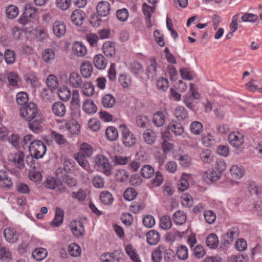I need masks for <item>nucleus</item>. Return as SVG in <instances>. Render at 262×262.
<instances>
[{"label": "nucleus", "instance_id": "obj_1", "mask_svg": "<svg viewBox=\"0 0 262 262\" xmlns=\"http://www.w3.org/2000/svg\"><path fill=\"white\" fill-rule=\"evenodd\" d=\"M28 149L31 156V157H27L26 158V161L28 164H29V160H32L33 157L36 159L42 158L47 150L45 144L42 141L38 140L31 142Z\"/></svg>", "mask_w": 262, "mask_h": 262}, {"label": "nucleus", "instance_id": "obj_2", "mask_svg": "<svg viewBox=\"0 0 262 262\" xmlns=\"http://www.w3.org/2000/svg\"><path fill=\"white\" fill-rule=\"evenodd\" d=\"M94 162L95 167L100 169L105 175L110 176L112 174V165L104 155H96L94 158Z\"/></svg>", "mask_w": 262, "mask_h": 262}, {"label": "nucleus", "instance_id": "obj_3", "mask_svg": "<svg viewBox=\"0 0 262 262\" xmlns=\"http://www.w3.org/2000/svg\"><path fill=\"white\" fill-rule=\"evenodd\" d=\"M19 111L21 116L27 121H31L38 116L37 107L36 104L32 102L21 106Z\"/></svg>", "mask_w": 262, "mask_h": 262}, {"label": "nucleus", "instance_id": "obj_4", "mask_svg": "<svg viewBox=\"0 0 262 262\" xmlns=\"http://www.w3.org/2000/svg\"><path fill=\"white\" fill-rule=\"evenodd\" d=\"M120 127L122 129L121 133L123 144L126 147H131L135 144L136 138L126 125L122 124L120 125Z\"/></svg>", "mask_w": 262, "mask_h": 262}, {"label": "nucleus", "instance_id": "obj_5", "mask_svg": "<svg viewBox=\"0 0 262 262\" xmlns=\"http://www.w3.org/2000/svg\"><path fill=\"white\" fill-rule=\"evenodd\" d=\"M239 231L238 227L235 226L232 227L225 234L222 235V244L225 246L232 244L234 239L239 236Z\"/></svg>", "mask_w": 262, "mask_h": 262}, {"label": "nucleus", "instance_id": "obj_6", "mask_svg": "<svg viewBox=\"0 0 262 262\" xmlns=\"http://www.w3.org/2000/svg\"><path fill=\"white\" fill-rule=\"evenodd\" d=\"M24 158L25 154L20 151L11 154L8 157L9 161L12 162L19 169H23L25 167Z\"/></svg>", "mask_w": 262, "mask_h": 262}, {"label": "nucleus", "instance_id": "obj_7", "mask_svg": "<svg viewBox=\"0 0 262 262\" xmlns=\"http://www.w3.org/2000/svg\"><path fill=\"white\" fill-rule=\"evenodd\" d=\"M111 5L106 1H102L98 3L96 6V12L100 16L105 17L111 12Z\"/></svg>", "mask_w": 262, "mask_h": 262}, {"label": "nucleus", "instance_id": "obj_8", "mask_svg": "<svg viewBox=\"0 0 262 262\" xmlns=\"http://www.w3.org/2000/svg\"><path fill=\"white\" fill-rule=\"evenodd\" d=\"M228 140L231 145L237 148L243 144L244 136L239 132H233L229 134Z\"/></svg>", "mask_w": 262, "mask_h": 262}, {"label": "nucleus", "instance_id": "obj_9", "mask_svg": "<svg viewBox=\"0 0 262 262\" xmlns=\"http://www.w3.org/2000/svg\"><path fill=\"white\" fill-rule=\"evenodd\" d=\"M156 5L150 6L146 3H143L142 7L143 13L145 17L147 26L150 28L152 26L151 21V13H154L156 9Z\"/></svg>", "mask_w": 262, "mask_h": 262}, {"label": "nucleus", "instance_id": "obj_10", "mask_svg": "<svg viewBox=\"0 0 262 262\" xmlns=\"http://www.w3.org/2000/svg\"><path fill=\"white\" fill-rule=\"evenodd\" d=\"M70 227L73 234L78 237L83 235L84 232L83 224L79 221H73L70 224Z\"/></svg>", "mask_w": 262, "mask_h": 262}, {"label": "nucleus", "instance_id": "obj_11", "mask_svg": "<svg viewBox=\"0 0 262 262\" xmlns=\"http://www.w3.org/2000/svg\"><path fill=\"white\" fill-rule=\"evenodd\" d=\"M53 31L57 37L63 36L66 32L65 24L62 21H55L53 24Z\"/></svg>", "mask_w": 262, "mask_h": 262}, {"label": "nucleus", "instance_id": "obj_12", "mask_svg": "<svg viewBox=\"0 0 262 262\" xmlns=\"http://www.w3.org/2000/svg\"><path fill=\"white\" fill-rule=\"evenodd\" d=\"M72 22L77 26H80L83 24V20L85 17V13L80 9L74 10L71 16Z\"/></svg>", "mask_w": 262, "mask_h": 262}, {"label": "nucleus", "instance_id": "obj_13", "mask_svg": "<svg viewBox=\"0 0 262 262\" xmlns=\"http://www.w3.org/2000/svg\"><path fill=\"white\" fill-rule=\"evenodd\" d=\"M69 81L70 85L74 88H81L83 83L81 76L75 72L70 74Z\"/></svg>", "mask_w": 262, "mask_h": 262}, {"label": "nucleus", "instance_id": "obj_14", "mask_svg": "<svg viewBox=\"0 0 262 262\" xmlns=\"http://www.w3.org/2000/svg\"><path fill=\"white\" fill-rule=\"evenodd\" d=\"M221 176L220 172H217L214 169L208 170L204 173L203 176V179L207 183L216 182L220 178Z\"/></svg>", "mask_w": 262, "mask_h": 262}, {"label": "nucleus", "instance_id": "obj_15", "mask_svg": "<svg viewBox=\"0 0 262 262\" xmlns=\"http://www.w3.org/2000/svg\"><path fill=\"white\" fill-rule=\"evenodd\" d=\"M72 51L74 55L79 57L85 56L87 53L85 46L81 41L75 42L72 46Z\"/></svg>", "mask_w": 262, "mask_h": 262}, {"label": "nucleus", "instance_id": "obj_16", "mask_svg": "<svg viewBox=\"0 0 262 262\" xmlns=\"http://www.w3.org/2000/svg\"><path fill=\"white\" fill-rule=\"evenodd\" d=\"M4 236L6 240L10 243H14L18 239V234L16 230L11 227L7 228L4 230Z\"/></svg>", "mask_w": 262, "mask_h": 262}, {"label": "nucleus", "instance_id": "obj_17", "mask_svg": "<svg viewBox=\"0 0 262 262\" xmlns=\"http://www.w3.org/2000/svg\"><path fill=\"white\" fill-rule=\"evenodd\" d=\"M53 113L57 116L63 117L66 113V106L61 102L58 101L53 104L52 106Z\"/></svg>", "mask_w": 262, "mask_h": 262}, {"label": "nucleus", "instance_id": "obj_18", "mask_svg": "<svg viewBox=\"0 0 262 262\" xmlns=\"http://www.w3.org/2000/svg\"><path fill=\"white\" fill-rule=\"evenodd\" d=\"M168 128L176 136H181L184 132V128L182 124L175 121H172L169 124Z\"/></svg>", "mask_w": 262, "mask_h": 262}, {"label": "nucleus", "instance_id": "obj_19", "mask_svg": "<svg viewBox=\"0 0 262 262\" xmlns=\"http://www.w3.org/2000/svg\"><path fill=\"white\" fill-rule=\"evenodd\" d=\"M12 186L11 179L4 170H0V187L10 189Z\"/></svg>", "mask_w": 262, "mask_h": 262}, {"label": "nucleus", "instance_id": "obj_20", "mask_svg": "<svg viewBox=\"0 0 262 262\" xmlns=\"http://www.w3.org/2000/svg\"><path fill=\"white\" fill-rule=\"evenodd\" d=\"M93 152V148L92 146L86 143H83L80 146V150L77 153L81 156L85 157H90Z\"/></svg>", "mask_w": 262, "mask_h": 262}, {"label": "nucleus", "instance_id": "obj_21", "mask_svg": "<svg viewBox=\"0 0 262 262\" xmlns=\"http://www.w3.org/2000/svg\"><path fill=\"white\" fill-rule=\"evenodd\" d=\"M83 109L88 114H94L97 112V107L93 100L88 99L85 100Z\"/></svg>", "mask_w": 262, "mask_h": 262}, {"label": "nucleus", "instance_id": "obj_22", "mask_svg": "<svg viewBox=\"0 0 262 262\" xmlns=\"http://www.w3.org/2000/svg\"><path fill=\"white\" fill-rule=\"evenodd\" d=\"M147 241L151 245H156L160 241L159 233L154 230H151L146 234Z\"/></svg>", "mask_w": 262, "mask_h": 262}, {"label": "nucleus", "instance_id": "obj_23", "mask_svg": "<svg viewBox=\"0 0 262 262\" xmlns=\"http://www.w3.org/2000/svg\"><path fill=\"white\" fill-rule=\"evenodd\" d=\"M93 71V66L90 62L84 61L80 67V72L82 75L85 78L91 76Z\"/></svg>", "mask_w": 262, "mask_h": 262}, {"label": "nucleus", "instance_id": "obj_24", "mask_svg": "<svg viewBox=\"0 0 262 262\" xmlns=\"http://www.w3.org/2000/svg\"><path fill=\"white\" fill-rule=\"evenodd\" d=\"M82 85V93L84 95L91 97L94 95L95 88L91 82H85L83 83Z\"/></svg>", "mask_w": 262, "mask_h": 262}, {"label": "nucleus", "instance_id": "obj_25", "mask_svg": "<svg viewBox=\"0 0 262 262\" xmlns=\"http://www.w3.org/2000/svg\"><path fill=\"white\" fill-rule=\"evenodd\" d=\"M94 64L98 69L103 70L106 67L107 61L102 55L98 54L94 58Z\"/></svg>", "mask_w": 262, "mask_h": 262}, {"label": "nucleus", "instance_id": "obj_26", "mask_svg": "<svg viewBox=\"0 0 262 262\" xmlns=\"http://www.w3.org/2000/svg\"><path fill=\"white\" fill-rule=\"evenodd\" d=\"M48 254L47 251L43 248L35 249L32 253L33 257L37 261H41L45 259Z\"/></svg>", "mask_w": 262, "mask_h": 262}, {"label": "nucleus", "instance_id": "obj_27", "mask_svg": "<svg viewBox=\"0 0 262 262\" xmlns=\"http://www.w3.org/2000/svg\"><path fill=\"white\" fill-rule=\"evenodd\" d=\"M103 51L106 56L113 57L115 54L114 43L111 41H106L103 45Z\"/></svg>", "mask_w": 262, "mask_h": 262}, {"label": "nucleus", "instance_id": "obj_28", "mask_svg": "<svg viewBox=\"0 0 262 262\" xmlns=\"http://www.w3.org/2000/svg\"><path fill=\"white\" fill-rule=\"evenodd\" d=\"M66 129L72 134L77 135L80 132V125L75 120H71L66 124Z\"/></svg>", "mask_w": 262, "mask_h": 262}, {"label": "nucleus", "instance_id": "obj_29", "mask_svg": "<svg viewBox=\"0 0 262 262\" xmlns=\"http://www.w3.org/2000/svg\"><path fill=\"white\" fill-rule=\"evenodd\" d=\"M143 137L147 144H152L156 140V134L152 129L148 128L143 133Z\"/></svg>", "mask_w": 262, "mask_h": 262}, {"label": "nucleus", "instance_id": "obj_30", "mask_svg": "<svg viewBox=\"0 0 262 262\" xmlns=\"http://www.w3.org/2000/svg\"><path fill=\"white\" fill-rule=\"evenodd\" d=\"M61 185V181L53 177H49L43 183L45 187L50 189H55L59 187Z\"/></svg>", "mask_w": 262, "mask_h": 262}, {"label": "nucleus", "instance_id": "obj_31", "mask_svg": "<svg viewBox=\"0 0 262 262\" xmlns=\"http://www.w3.org/2000/svg\"><path fill=\"white\" fill-rule=\"evenodd\" d=\"M63 211L60 208H56L55 215L51 225L55 227H59L63 222Z\"/></svg>", "mask_w": 262, "mask_h": 262}, {"label": "nucleus", "instance_id": "obj_32", "mask_svg": "<svg viewBox=\"0 0 262 262\" xmlns=\"http://www.w3.org/2000/svg\"><path fill=\"white\" fill-rule=\"evenodd\" d=\"M167 248L163 245H160L155 250L152 252L151 258L155 260H161L162 255H164L166 251Z\"/></svg>", "mask_w": 262, "mask_h": 262}, {"label": "nucleus", "instance_id": "obj_33", "mask_svg": "<svg viewBox=\"0 0 262 262\" xmlns=\"http://www.w3.org/2000/svg\"><path fill=\"white\" fill-rule=\"evenodd\" d=\"M26 16H29V18H34L37 16V9L31 4H27L25 6L24 12Z\"/></svg>", "mask_w": 262, "mask_h": 262}, {"label": "nucleus", "instance_id": "obj_34", "mask_svg": "<svg viewBox=\"0 0 262 262\" xmlns=\"http://www.w3.org/2000/svg\"><path fill=\"white\" fill-rule=\"evenodd\" d=\"M165 116L163 113L158 111L154 114L152 122L157 127L162 126L165 123Z\"/></svg>", "mask_w": 262, "mask_h": 262}, {"label": "nucleus", "instance_id": "obj_35", "mask_svg": "<svg viewBox=\"0 0 262 262\" xmlns=\"http://www.w3.org/2000/svg\"><path fill=\"white\" fill-rule=\"evenodd\" d=\"M35 118L36 119L32 122L29 121V127L33 132L38 133L41 130V123L42 122V119L39 116H38L37 117Z\"/></svg>", "mask_w": 262, "mask_h": 262}, {"label": "nucleus", "instance_id": "obj_36", "mask_svg": "<svg viewBox=\"0 0 262 262\" xmlns=\"http://www.w3.org/2000/svg\"><path fill=\"white\" fill-rule=\"evenodd\" d=\"M102 104L105 108H112L115 104V98L111 94H106L102 98Z\"/></svg>", "mask_w": 262, "mask_h": 262}, {"label": "nucleus", "instance_id": "obj_37", "mask_svg": "<svg viewBox=\"0 0 262 262\" xmlns=\"http://www.w3.org/2000/svg\"><path fill=\"white\" fill-rule=\"evenodd\" d=\"M206 245L211 249H215L219 245V239L216 234L211 233L206 238Z\"/></svg>", "mask_w": 262, "mask_h": 262}, {"label": "nucleus", "instance_id": "obj_38", "mask_svg": "<svg viewBox=\"0 0 262 262\" xmlns=\"http://www.w3.org/2000/svg\"><path fill=\"white\" fill-rule=\"evenodd\" d=\"M55 54L51 49H45L42 53V58L47 63H51L55 59Z\"/></svg>", "mask_w": 262, "mask_h": 262}, {"label": "nucleus", "instance_id": "obj_39", "mask_svg": "<svg viewBox=\"0 0 262 262\" xmlns=\"http://www.w3.org/2000/svg\"><path fill=\"white\" fill-rule=\"evenodd\" d=\"M173 221L177 225H182L186 221V215L182 211H177L173 215Z\"/></svg>", "mask_w": 262, "mask_h": 262}, {"label": "nucleus", "instance_id": "obj_40", "mask_svg": "<svg viewBox=\"0 0 262 262\" xmlns=\"http://www.w3.org/2000/svg\"><path fill=\"white\" fill-rule=\"evenodd\" d=\"M125 251L126 254L129 256L133 262H141L139 258V255L137 254L135 249H134L132 245H128L126 246Z\"/></svg>", "mask_w": 262, "mask_h": 262}, {"label": "nucleus", "instance_id": "obj_41", "mask_svg": "<svg viewBox=\"0 0 262 262\" xmlns=\"http://www.w3.org/2000/svg\"><path fill=\"white\" fill-rule=\"evenodd\" d=\"M58 95L60 99L67 101L69 100L71 97V92L68 87L64 86L59 89L58 92Z\"/></svg>", "mask_w": 262, "mask_h": 262}, {"label": "nucleus", "instance_id": "obj_42", "mask_svg": "<svg viewBox=\"0 0 262 262\" xmlns=\"http://www.w3.org/2000/svg\"><path fill=\"white\" fill-rule=\"evenodd\" d=\"M230 172L233 179H239L243 176L244 170L241 167L233 165L230 168Z\"/></svg>", "mask_w": 262, "mask_h": 262}, {"label": "nucleus", "instance_id": "obj_43", "mask_svg": "<svg viewBox=\"0 0 262 262\" xmlns=\"http://www.w3.org/2000/svg\"><path fill=\"white\" fill-rule=\"evenodd\" d=\"M106 138L110 141H115L118 137L117 129L114 126L108 127L105 130Z\"/></svg>", "mask_w": 262, "mask_h": 262}, {"label": "nucleus", "instance_id": "obj_44", "mask_svg": "<svg viewBox=\"0 0 262 262\" xmlns=\"http://www.w3.org/2000/svg\"><path fill=\"white\" fill-rule=\"evenodd\" d=\"M101 202L105 205H110L113 203V198L108 191H103L100 194Z\"/></svg>", "mask_w": 262, "mask_h": 262}, {"label": "nucleus", "instance_id": "obj_45", "mask_svg": "<svg viewBox=\"0 0 262 262\" xmlns=\"http://www.w3.org/2000/svg\"><path fill=\"white\" fill-rule=\"evenodd\" d=\"M68 249L69 254L72 256L77 257L81 254L80 247L75 243H72L69 245Z\"/></svg>", "mask_w": 262, "mask_h": 262}, {"label": "nucleus", "instance_id": "obj_46", "mask_svg": "<svg viewBox=\"0 0 262 262\" xmlns=\"http://www.w3.org/2000/svg\"><path fill=\"white\" fill-rule=\"evenodd\" d=\"M154 173V168L149 165H144L141 170V175L145 179L150 178Z\"/></svg>", "mask_w": 262, "mask_h": 262}, {"label": "nucleus", "instance_id": "obj_47", "mask_svg": "<svg viewBox=\"0 0 262 262\" xmlns=\"http://www.w3.org/2000/svg\"><path fill=\"white\" fill-rule=\"evenodd\" d=\"M18 9L14 5L9 6L6 10L7 17L10 19H14L18 14Z\"/></svg>", "mask_w": 262, "mask_h": 262}, {"label": "nucleus", "instance_id": "obj_48", "mask_svg": "<svg viewBox=\"0 0 262 262\" xmlns=\"http://www.w3.org/2000/svg\"><path fill=\"white\" fill-rule=\"evenodd\" d=\"M46 83L51 90L56 89L58 85L57 78L53 75H50L47 79Z\"/></svg>", "mask_w": 262, "mask_h": 262}, {"label": "nucleus", "instance_id": "obj_49", "mask_svg": "<svg viewBox=\"0 0 262 262\" xmlns=\"http://www.w3.org/2000/svg\"><path fill=\"white\" fill-rule=\"evenodd\" d=\"M190 130L195 135H200L203 132V127L202 123L199 121H193L190 124Z\"/></svg>", "mask_w": 262, "mask_h": 262}, {"label": "nucleus", "instance_id": "obj_50", "mask_svg": "<svg viewBox=\"0 0 262 262\" xmlns=\"http://www.w3.org/2000/svg\"><path fill=\"white\" fill-rule=\"evenodd\" d=\"M156 62L155 60L151 61V64L147 68V75L148 78L154 79L156 76Z\"/></svg>", "mask_w": 262, "mask_h": 262}, {"label": "nucleus", "instance_id": "obj_51", "mask_svg": "<svg viewBox=\"0 0 262 262\" xmlns=\"http://www.w3.org/2000/svg\"><path fill=\"white\" fill-rule=\"evenodd\" d=\"M174 116L178 120H184L188 116L187 112L183 106H178L174 111Z\"/></svg>", "mask_w": 262, "mask_h": 262}, {"label": "nucleus", "instance_id": "obj_52", "mask_svg": "<svg viewBox=\"0 0 262 262\" xmlns=\"http://www.w3.org/2000/svg\"><path fill=\"white\" fill-rule=\"evenodd\" d=\"M3 58H5L6 62L8 64H12L14 62L15 60V53L11 50H7L3 55Z\"/></svg>", "mask_w": 262, "mask_h": 262}, {"label": "nucleus", "instance_id": "obj_53", "mask_svg": "<svg viewBox=\"0 0 262 262\" xmlns=\"http://www.w3.org/2000/svg\"><path fill=\"white\" fill-rule=\"evenodd\" d=\"M102 17H103L100 16L97 13H93L90 17V23L94 27H98L102 21Z\"/></svg>", "mask_w": 262, "mask_h": 262}, {"label": "nucleus", "instance_id": "obj_54", "mask_svg": "<svg viewBox=\"0 0 262 262\" xmlns=\"http://www.w3.org/2000/svg\"><path fill=\"white\" fill-rule=\"evenodd\" d=\"M177 254L178 258L182 260H185L188 257V249L184 245H181L177 251Z\"/></svg>", "mask_w": 262, "mask_h": 262}, {"label": "nucleus", "instance_id": "obj_55", "mask_svg": "<svg viewBox=\"0 0 262 262\" xmlns=\"http://www.w3.org/2000/svg\"><path fill=\"white\" fill-rule=\"evenodd\" d=\"M79 93L78 90H73L72 93V98L71 105L74 108H78L80 107Z\"/></svg>", "mask_w": 262, "mask_h": 262}, {"label": "nucleus", "instance_id": "obj_56", "mask_svg": "<svg viewBox=\"0 0 262 262\" xmlns=\"http://www.w3.org/2000/svg\"><path fill=\"white\" fill-rule=\"evenodd\" d=\"M148 119L147 117L144 115H140L136 118V123L138 127L145 128L146 124L148 123Z\"/></svg>", "mask_w": 262, "mask_h": 262}, {"label": "nucleus", "instance_id": "obj_57", "mask_svg": "<svg viewBox=\"0 0 262 262\" xmlns=\"http://www.w3.org/2000/svg\"><path fill=\"white\" fill-rule=\"evenodd\" d=\"M204 216L206 222L209 224L213 223L216 219L215 213L211 210L205 211Z\"/></svg>", "mask_w": 262, "mask_h": 262}, {"label": "nucleus", "instance_id": "obj_58", "mask_svg": "<svg viewBox=\"0 0 262 262\" xmlns=\"http://www.w3.org/2000/svg\"><path fill=\"white\" fill-rule=\"evenodd\" d=\"M258 16L253 13H245L241 17V20L244 23H254L258 20Z\"/></svg>", "mask_w": 262, "mask_h": 262}, {"label": "nucleus", "instance_id": "obj_59", "mask_svg": "<svg viewBox=\"0 0 262 262\" xmlns=\"http://www.w3.org/2000/svg\"><path fill=\"white\" fill-rule=\"evenodd\" d=\"M172 223L171 219L168 215H164L160 219V226L163 229H168L171 228Z\"/></svg>", "mask_w": 262, "mask_h": 262}, {"label": "nucleus", "instance_id": "obj_60", "mask_svg": "<svg viewBox=\"0 0 262 262\" xmlns=\"http://www.w3.org/2000/svg\"><path fill=\"white\" fill-rule=\"evenodd\" d=\"M128 173L123 169L118 170L115 173L116 179L120 182L126 181L128 179Z\"/></svg>", "mask_w": 262, "mask_h": 262}, {"label": "nucleus", "instance_id": "obj_61", "mask_svg": "<svg viewBox=\"0 0 262 262\" xmlns=\"http://www.w3.org/2000/svg\"><path fill=\"white\" fill-rule=\"evenodd\" d=\"M16 98L18 104L22 106L27 104V102L28 100V98L26 93L21 92L17 93Z\"/></svg>", "mask_w": 262, "mask_h": 262}, {"label": "nucleus", "instance_id": "obj_62", "mask_svg": "<svg viewBox=\"0 0 262 262\" xmlns=\"http://www.w3.org/2000/svg\"><path fill=\"white\" fill-rule=\"evenodd\" d=\"M17 191L23 194H29L30 192V188L29 185L23 182H18L16 185Z\"/></svg>", "mask_w": 262, "mask_h": 262}, {"label": "nucleus", "instance_id": "obj_63", "mask_svg": "<svg viewBox=\"0 0 262 262\" xmlns=\"http://www.w3.org/2000/svg\"><path fill=\"white\" fill-rule=\"evenodd\" d=\"M200 157L204 163H210L213 161V158L210 155V152L207 149L202 151L200 155Z\"/></svg>", "mask_w": 262, "mask_h": 262}, {"label": "nucleus", "instance_id": "obj_64", "mask_svg": "<svg viewBox=\"0 0 262 262\" xmlns=\"http://www.w3.org/2000/svg\"><path fill=\"white\" fill-rule=\"evenodd\" d=\"M119 81L123 88H128L132 83L130 78L125 75L123 74L119 76Z\"/></svg>", "mask_w": 262, "mask_h": 262}]
</instances>
